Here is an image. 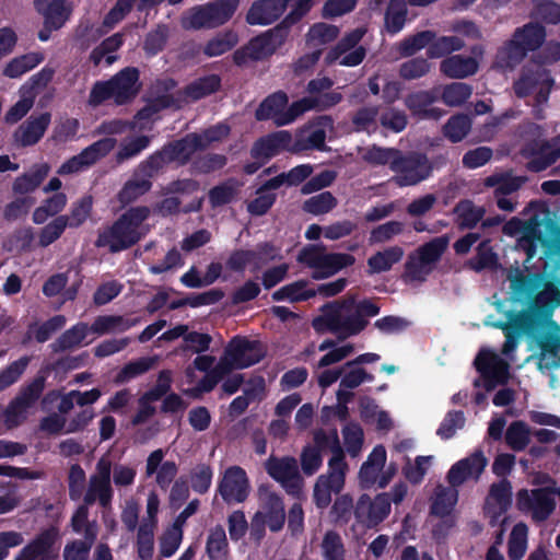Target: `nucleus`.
<instances>
[{"label": "nucleus", "mask_w": 560, "mask_h": 560, "mask_svg": "<svg viewBox=\"0 0 560 560\" xmlns=\"http://www.w3.org/2000/svg\"><path fill=\"white\" fill-rule=\"evenodd\" d=\"M89 505L82 503L71 517V526L75 533L83 534L84 539L94 542L97 537L96 522H89Z\"/></svg>", "instance_id": "obj_52"}, {"label": "nucleus", "mask_w": 560, "mask_h": 560, "mask_svg": "<svg viewBox=\"0 0 560 560\" xmlns=\"http://www.w3.org/2000/svg\"><path fill=\"white\" fill-rule=\"evenodd\" d=\"M303 104L300 100L288 106V96L285 93L277 92L269 95L257 108L256 118L258 120H272L277 126H285L293 122L303 115Z\"/></svg>", "instance_id": "obj_18"}, {"label": "nucleus", "mask_w": 560, "mask_h": 560, "mask_svg": "<svg viewBox=\"0 0 560 560\" xmlns=\"http://www.w3.org/2000/svg\"><path fill=\"white\" fill-rule=\"evenodd\" d=\"M150 143V138L148 136H135L124 139L119 149L115 154V159L117 163H122L136 155H138L142 150H144Z\"/></svg>", "instance_id": "obj_62"}, {"label": "nucleus", "mask_w": 560, "mask_h": 560, "mask_svg": "<svg viewBox=\"0 0 560 560\" xmlns=\"http://www.w3.org/2000/svg\"><path fill=\"white\" fill-rule=\"evenodd\" d=\"M147 207H136L124 213L110 228L100 233L96 246L108 247L110 252H119L132 246L149 229L143 225L149 217Z\"/></svg>", "instance_id": "obj_3"}, {"label": "nucleus", "mask_w": 560, "mask_h": 560, "mask_svg": "<svg viewBox=\"0 0 560 560\" xmlns=\"http://www.w3.org/2000/svg\"><path fill=\"white\" fill-rule=\"evenodd\" d=\"M433 460L434 457L431 455L417 456L413 462L407 460L402 467L405 478L412 485H419L431 468Z\"/></svg>", "instance_id": "obj_57"}, {"label": "nucleus", "mask_w": 560, "mask_h": 560, "mask_svg": "<svg viewBox=\"0 0 560 560\" xmlns=\"http://www.w3.org/2000/svg\"><path fill=\"white\" fill-rule=\"evenodd\" d=\"M151 187V180L136 170L132 177L125 183L119 191L118 199L121 203H131L147 194Z\"/></svg>", "instance_id": "obj_43"}, {"label": "nucleus", "mask_w": 560, "mask_h": 560, "mask_svg": "<svg viewBox=\"0 0 560 560\" xmlns=\"http://www.w3.org/2000/svg\"><path fill=\"white\" fill-rule=\"evenodd\" d=\"M291 136L288 131H279L266 138L258 140L253 148L255 158H270L275 155L279 148L288 144Z\"/></svg>", "instance_id": "obj_50"}, {"label": "nucleus", "mask_w": 560, "mask_h": 560, "mask_svg": "<svg viewBox=\"0 0 560 560\" xmlns=\"http://www.w3.org/2000/svg\"><path fill=\"white\" fill-rule=\"evenodd\" d=\"M250 483L241 466H230L219 482V492L226 503H242L249 494Z\"/></svg>", "instance_id": "obj_23"}, {"label": "nucleus", "mask_w": 560, "mask_h": 560, "mask_svg": "<svg viewBox=\"0 0 560 560\" xmlns=\"http://www.w3.org/2000/svg\"><path fill=\"white\" fill-rule=\"evenodd\" d=\"M436 98L438 92L435 91H418L407 95L405 105L413 115L420 118H439L441 112L431 107Z\"/></svg>", "instance_id": "obj_38"}, {"label": "nucleus", "mask_w": 560, "mask_h": 560, "mask_svg": "<svg viewBox=\"0 0 560 560\" xmlns=\"http://www.w3.org/2000/svg\"><path fill=\"white\" fill-rule=\"evenodd\" d=\"M528 528L524 523H517L513 526L509 542L508 556L511 560H521L527 548Z\"/></svg>", "instance_id": "obj_58"}, {"label": "nucleus", "mask_w": 560, "mask_h": 560, "mask_svg": "<svg viewBox=\"0 0 560 560\" xmlns=\"http://www.w3.org/2000/svg\"><path fill=\"white\" fill-rule=\"evenodd\" d=\"M536 308L537 304L530 311L511 313L504 326L500 323H492V326L502 327L504 330L505 341L501 349L503 355L511 357L522 336H526L533 342V336L537 334V328L541 323L536 316Z\"/></svg>", "instance_id": "obj_15"}, {"label": "nucleus", "mask_w": 560, "mask_h": 560, "mask_svg": "<svg viewBox=\"0 0 560 560\" xmlns=\"http://www.w3.org/2000/svg\"><path fill=\"white\" fill-rule=\"evenodd\" d=\"M34 5L49 30L62 27L72 13V5L66 0H34Z\"/></svg>", "instance_id": "obj_32"}, {"label": "nucleus", "mask_w": 560, "mask_h": 560, "mask_svg": "<svg viewBox=\"0 0 560 560\" xmlns=\"http://www.w3.org/2000/svg\"><path fill=\"white\" fill-rule=\"evenodd\" d=\"M116 145V140L114 138H104L101 139L88 148H85L78 155L72 156L68 161H66L58 170V174L67 175L78 173L94 163H96L100 159L107 155Z\"/></svg>", "instance_id": "obj_24"}, {"label": "nucleus", "mask_w": 560, "mask_h": 560, "mask_svg": "<svg viewBox=\"0 0 560 560\" xmlns=\"http://www.w3.org/2000/svg\"><path fill=\"white\" fill-rule=\"evenodd\" d=\"M407 19V4L405 0H390L386 14L385 26L390 33L402 30Z\"/></svg>", "instance_id": "obj_61"}, {"label": "nucleus", "mask_w": 560, "mask_h": 560, "mask_svg": "<svg viewBox=\"0 0 560 560\" xmlns=\"http://www.w3.org/2000/svg\"><path fill=\"white\" fill-rule=\"evenodd\" d=\"M285 0H257L249 8L246 21L250 25H269L285 12Z\"/></svg>", "instance_id": "obj_34"}, {"label": "nucleus", "mask_w": 560, "mask_h": 560, "mask_svg": "<svg viewBox=\"0 0 560 560\" xmlns=\"http://www.w3.org/2000/svg\"><path fill=\"white\" fill-rule=\"evenodd\" d=\"M553 84L555 80L550 71L536 60H532L523 67L520 78L513 84V90L520 98L535 94L538 103H547Z\"/></svg>", "instance_id": "obj_12"}, {"label": "nucleus", "mask_w": 560, "mask_h": 560, "mask_svg": "<svg viewBox=\"0 0 560 560\" xmlns=\"http://www.w3.org/2000/svg\"><path fill=\"white\" fill-rule=\"evenodd\" d=\"M139 72L136 68H125L108 81L96 82L90 92L88 103L96 107L107 100L116 105L131 102L140 90Z\"/></svg>", "instance_id": "obj_5"}, {"label": "nucleus", "mask_w": 560, "mask_h": 560, "mask_svg": "<svg viewBox=\"0 0 560 560\" xmlns=\"http://www.w3.org/2000/svg\"><path fill=\"white\" fill-rule=\"evenodd\" d=\"M58 539V530L55 527L43 530L30 544H27L14 560H56L58 549L55 544Z\"/></svg>", "instance_id": "obj_26"}, {"label": "nucleus", "mask_w": 560, "mask_h": 560, "mask_svg": "<svg viewBox=\"0 0 560 560\" xmlns=\"http://www.w3.org/2000/svg\"><path fill=\"white\" fill-rule=\"evenodd\" d=\"M339 33L340 30L336 25L319 22L310 27L306 34V44L310 48L318 50L334 42Z\"/></svg>", "instance_id": "obj_46"}, {"label": "nucleus", "mask_w": 560, "mask_h": 560, "mask_svg": "<svg viewBox=\"0 0 560 560\" xmlns=\"http://www.w3.org/2000/svg\"><path fill=\"white\" fill-rule=\"evenodd\" d=\"M511 290L516 300L527 302L528 306L524 311H530L535 304L544 305L539 303V299L546 302L548 299H552L555 295L559 299L560 305V280H546L542 275H524L516 270L514 277L510 278Z\"/></svg>", "instance_id": "obj_8"}, {"label": "nucleus", "mask_w": 560, "mask_h": 560, "mask_svg": "<svg viewBox=\"0 0 560 560\" xmlns=\"http://www.w3.org/2000/svg\"><path fill=\"white\" fill-rule=\"evenodd\" d=\"M51 120L49 113L30 116L13 133L14 142L20 147H28L37 143Z\"/></svg>", "instance_id": "obj_33"}, {"label": "nucleus", "mask_w": 560, "mask_h": 560, "mask_svg": "<svg viewBox=\"0 0 560 560\" xmlns=\"http://www.w3.org/2000/svg\"><path fill=\"white\" fill-rule=\"evenodd\" d=\"M121 44L122 35L120 33L112 35L92 50L90 60L94 66H100L103 60H105L106 65H112L117 59L114 52L121 46Z\"/></svg>", "instance_id": "obj_49"}, {"label": "nucleus", "mask_w": 560, "mask_h": 560, "mask_svg": "<svg viewBox=\"0 0 560 560\" xmlns=\"http://www.w3.org/2000/svg\"><path fill=\"white\" fill-rule=\"evenodd\" d=\"M485 212L482 207L475 206L470 200H462L454 208L456 222L463 229L475 226Z\"/></svg>", "instance_id": "obj_53"}, {"label": "nucleus", "mask_w": 560, "mask_h": 560, "mask_svg": "<svg viewBox=\"0 0 560 560\" xmlns=\"http://www.w3.org/2000/svg\"><path fill=\"white\" fill-rule=\"evenodd\" d=\"M433 171L429 158L420 152H398L392 172L393 183L398 187L416 186L428 179Z\"/></svg>", "instance_id": "obj_13"}, {"label": "nucleus", "mask_w": 560, "mask_h": 560, "mask_svg": "<svg viewBox=\"0 0 560 560\" xmlns=\"http://www.w3.org/2000/svg\"><path fill=\"white\" fill-rule=\"evenodd\" d=\"M520 506H525L532 511L533 518L538 522L546 521L556 509L555 499L546 488H538L532 491L521 490L517 494Z\"/></svg>", "instance_id": "obj_30"}, {"label": "nucleus", "mask_w": 560, "mask_h": 560, "mask_svg": "<svg viewBox=\"0 0 560 560\" xmlns=\"http://www.w3.org/2000/svg\"><path fill=\"white\" fill-rule=\"evenodd\" d=\"M348 470L343 453L329 458L327 471L322 474L314 485L313 498L317 508H327L331 502V493H339L343 489Z\"/></svg>", "instance_id": "obj_11"}, {"label": "nucleus", "mask_w": 560, "mask_h": 560, "mask_svg": "<svg viewBox=\"0 0 560 560\" xmlns=\"http://www.w3.org/2000/svg\"><path fill=\"white\" fill-rule=\"evenodd\" d=\"M366 33V27H358L346 34L339 43L331 48L325 61L328 65L338 63L345 67H355L360 65L366 55V49L359 43Z\"/></svg>", "instance_id": "obj_19"}, {"label": "nucleus", "mask_w": 560, "mask_h": 560, "mask_svg": "<svg viewBox=\"0 0 560 560\" xmlns=\"http://www.w3.org/2000/svg\"><path fill=\"white\" fill-rule=\"evenodd\" d=\"M220 86V78L215 74L200 78L185 89V95L190 101H197L213 92Z\"/></svg>", "instance_id": "obj_59"}, {"label": "nucleus", "mask_w": 560, "mask_h": 560, "mask_svg": "<svg viewBox=\"0 0 560 560\" xmlns=\"http://www.w3.org/2000/svg\"><path fill=\"white\" fill-rule=\"evenodd\" d=\"M341 381L337 390V400L341 405L340 412L345 415L347 408L346 404L352 398L351 390L359 387L365 381H372L373 376L370 375L364 369L357 366L355 362H347L342 366Z\"/></svg>", "instance_id": "obj_31"}, {"label": "nucleus", "mask_w": 560, "mask_h": 560, "mask_svg": "<svg viewBox=\"0 0 560 560\" xmlns=\"http://www.w3.org/2000/svg\"><path fill=\"white\" fill-rule=\"evenodd\" d=\"M322 555L325 560H345L346 549L342 539L336 532H327L320 544Z\"/></svg>", "instance_id": "obj_64"}, {"label": "nucleus", "mask_w": 560, "mask_h": 560, "mask_svg": "<svg viewBox=\"0 0 560 560\" xmlns=\"http://www.w3.org/2000/svg\"><path fill=\"white\" fill-rule=\"evenodd\" d=\"M200 150L202 149L197 133H190L182 140L165 145V154H167L168 161L180 165L187 163Z\"/></svg>", "instance_id": "obj_41"}, {"label": "nucleus", "mask_w": 560, "mask_h": 560, "mask_svg": "<svg viewBox=\"0 0 560 560\" xmlns=\"http://www.w3.org/2000/svg\"><path fill=\"white\" fill-rule=\"evenodd\" d=\"M385 463L386 451L384 446H375L359 470L358 478L360 487L368 489L374 485H377L380 489L385 488L390 479V476H380L385 466Z\"/></svg>", "instance_id": "obj_27"}, {"label": "nucleus", "mask_w": 560, "mask_h": 560, "mask_svg": "<svg viewBox=\"0 0 560 560\" xmlns=\"http://www.w3.org/2000/svg\"><path fill=\"white\" fill-rule=\"evenodd\" d=\"M487 464L488 459L485 454L481 451H475L451 466L446 474V481L456 488L469 480L477 481L485 471Z\"/></svg>", "instance_id": "obj_25"}, {"label": "nucleus", "mask_w": 560, "mask_h": 560, "mask_svg": "<svg viewBox=\"0 0 560 560\" xmlns=\"http://www.w3.org/2000/svg\"><path fill=\"white\" fill-rule=\"evenodd\" d=\"M261 357L262 352L257 342L237 336L226 345L215 365V372L228 374L233 370L245 369L259 362Z\"/></svg>", "instance_id": "obj_14"}, {"label": "nucleus", "mask_w": 560, "mask_h": 560, "mask_svg": "<svg viewBox=\"0 0 560 560\" xmlns=\"http://www.w3.org/2000/svg\"><path fill=\"white\" fill-rule=\"evenodd\" d=\"M476 243H479L477 255L467 265L470 269L479 272L490 266V242L487 237L481 238L477 232L468 233L454 243V250L458 255H465Z\"/></svg>", "instance_id": "obj_29"}, {"label": "nucleus", "mask_w": 560, "mask_h": 560, "mask_svg": "<svg viewBox=\"0 0 560 560\" xmlns=\"http://www.w3.org/2000/svg\"><path fill=\"white\" fill-rule=\"evenodd\" d=\"M478 373V378L475 380L474 386L476 389L474 401L477 406L483 409L487 406V398L490 392V351L481 349L474 362Z\"/></svg>", "instance_id": "obj_35"}, {"label": "nucleus", "mask_w": 560, "mask_h": 560, "mask_svg": "<svg viewBox=\"0 0 560 560\" xmlns=\"http://www.w3.org/2000/svg\"><path fill=\"white\" fill-rule=\"evenodd\" d=\"M206 551L210 560L229 559V542L223 526L217 525L209 530Z\"/></svg>", "instance_id": "obj_47"}, {"label": "nucleus", "mask_w": 560, "mask_h": 560, "mask_svg": "<svg viewBox=\"0 0 560 560\" xmlns=\"http://www.w3.org/2000/svg\"><path fill=\"white\" fill-rule=\"evenodd\" d=\"M289 33L281 26L262 33L253 38L243 49L234 52L236 63H244L247 59L260 60L276 52L287 40Z\"/></svg>", "instance_id": "obj_17"}, {"label": "nucleus", "mask_w": 560, "mask_h": 560, "mask_svg": "<svg viewBox=\"0 0 560 560\" xmlns=\"http://www.w3.org/2000/svg\"><path fill=\"white\" fill-rule=\"evenodd\" d=\"M514 136L521 141L518 153L526 160L525 167L528 172H544L560 159V133L551 139H544V127L525 120L515 128Z\"/></svg>", "instance_id": "obj_2"}, {"label": "nucleus", "mask_w": 560, "mask_h": 560, "mask_svg": "<svg viewBox=\"0 0 560 560\" xmlns=\"http://www.w3.org/2000/svg\"><path fill=\"white\" fill-rule=\"evenodd\" d=\"M319 351H327L318 361V368L329 366L347 359L354 352V346L350 342L337 346L334 340H324L318 346Z\"/></svg>", "instance_id": "obj_44"}, {"label": "nucleus", "mask_w": 560, "mask_h": 560, "mask_svg": "<svg viewBox=\"0 0 560 560\" xmlns=\"http://www.w3.org/2000/svg\"><path fill=\"white\" fill-rule=\"evenodd\" d=\"M322 312L313 322L314 328L348 338L360 334L368 325L366 318L377 315L380 307L370 300L357 301L349 296L340 302L326 304Z\"/></svg>", "instance_id": "obj_1"}, {"label": "nucleus", "mask_w": 560, "mask_h": 560, "mask_svg": "<svg viewBox=\"0 0 560 560\" xmlns=\"http://www.w3.org/2000/svg\"><path fill=\"white\" fill-rule=\"evenodd\" d=\"M112 463L107 457H101L90 476L83 501L86 504H98L107 509L112 504L114 490L110 483Z\"/></svg>", "instance_id": "obj_20"}, {"label": "nucleus", "mask_w": 560, "mask_h": 560, "mask_svg": "<svg viewBox=\"0 0 560 560\" xmlns=\"http://www.w3.org/2000/svg\"><path fill=\"white\" fill-rule=\"evenodd\" d=\"M390 513L389 494L378 493L374 498L362 494L354 506L357 522L365 527H375Z\"/></svg>", "instance_id": "obj_22"}, {"label": "nucleus", "mask_w": 560, "mask_h": 560, "mask_svg": "<svg viewBox=\"0 0 560 560\" xmlns=\"http://www.w3.org/2000/svg\"><path fill=\"white\" fill-rule=\"evenodd\" d=\"M319 351H327L318 361V368L329 366L347 359L354 352V346L350 342L337 346L334 340H324L318 346Z\"/></svg>", "instance_id": "obj_45"}, {"label": "nucleus", "mask_w": 560, "mask_h": 560, "mask_svg": "<svg viewBox=\"0 0 560 560\" xmlns=\"http://www.w3.org/2000/svg\"><path fill=\"white\" fill-rule=\"evenodd\" d=\"M138 323L139 320L136 318L120 315L97 316L91 325V332L97 336L122 332L136 326Z\"/></svg>", "instance_id": "obj_42"}, {"label": "nucleus", "mask_w": 560, "mask_h": 560, "mask_svg": "<svg viewBox=\"0 0 560 560\" xmlns=\"http://www.w3.org/2000/svg\"><path fill=\"white\" fill-rule=\"evenodd\" d=\"M165 453L159 448L153 451L145 460V476H154L156 486L166 491L175 480L178 467L175 462L164 460Z\"/></svg>", "instance_id": "obj_28"}, {"label": "nucleus", "mask_w": 560, "mask_h": 560, "mask_svg": "<svg viewBox=\"0 0 560 560\" xmlns=\"http://www.w3.org/2000/svg\"><path fill=\"white\" fill-rule=\"evenodd\" d=\"M48 172L49 166L47 164L35 165L30 172L19 176L14 180L13 191L20 195L34 191L48 175Z\"/></svg>", "instance_id": "obj_48"}, {"label": "nucleus", "mask_w": 560, "mask_h": 560, "mask_svg": "<svg viewBox=\"0 0 560 560\" xmlns=\"http://www.w3.org/2000/svg\"><path fill=\"white\" fill-rule=\"evenodd\" d=\"M267 474L279 482L288 493L298 495L302 491L303 479L298 460L291 456H270L265 463Z\"/></svg>", "instance_id": "obj_21"}, {"label": "nucleus", "mask_w": 560, "mask_h": 560, "mask_svg": "<svg viewBox=\"0 0 560 560\" xmlns=\"http://www.w3.org/2000/svg\"><path fill=\"white\" fill-rule=\"evenodd\" d=\"M67 196L63 192H57L37 207L32 215L35 224H43L49 217L60 213L67 205Z\"/></svg>", "instance_id": "obj_55"}, {"label": "nucleus", "mask_w": 560, "mask_h": 560, "mask_svg": "<svg viewBox=\"0 0 560 560\" xmlns=\"http://www.w3.org/2000/svg\"><path fill=\"white\" fill-rule=\"evenodd\" d=\"M332 127V120L328 116H320L300 133V149H318L325 148L326 130Z\"/></svg>", "instance_id": "obj_36"}, {"label": "nucleus", "mask_w": 560, "mask_h": 560, "mask_svg": "<svg viewBox=\"0 0 560 560\" xmlns=\"http://www.w3.org/2000/svg\"><path fill=\"white\" fill-rule=\"evenodd\" d=\"M91 332V326L89 327L84 323H79L72 328L66 330L54 343L55 351H63L78 347Z\"/></svg>", "instance_id": "obj_56"}, {"label": "nucleus", "mask_w": 560, "mask_h": 560, "mask_svg": "<svg viewBox=\"0 0 560 560\" xmlns=\"http://www.w3.org/2000/svg\"><path fill=\"white\" fill-rule=\"evenodd\" d=\"M405 256V250L399 245H393L376 252L368 259L369 273H382L389 271Z\"/></svg>", "instance_id": "obj_40"}, {"label": "nucleus", "mask_w": 560, "mask_h": 560, "mask_svg": "<svg viewBox=\"0 0 560 560\" xmlns=\"http://www.w3.org/2000/svg\"><path fill=\"white\" fill-rule=\"evenodd\" d=\"M546 38V30L542 25L529 22L517 27L505 46L497 52V66L500 68H514L529 51L537 50Z\"/></svg>", "instance_id": "obj_6"}, {"label": "nucleus", "mask_w": 560, "mask_h": 560, "mask_svg": "<svg viewBox=\"0 0 560 560\" xmlns=\"http://www.w3.org/2000/svg\"><path fill=\"white\" fill-rule=\"evenodd\" d=\"M298 261L311 268L312 278L319 280L334 276L354 262V257L345 253H327L323 245H307L298 255Z\"/></svg>", "instance_id": "obj_10"}, {"label": "nucleus", "mask_w": 560, "mask_h": 560, "mask_svg": "<svg viewBox=\"0 0 560 560\" xmlns=\"http://www.w3.org/2000/svg\"><path fill=\"white\" fill-rule=\"evenodd\" d=\"M258 510L255 513L253 526L264 528L267 526L271 532L280 530L285 521V511L280 495L270 486L261 485L257 489Z\"/></svg>", "instance_id": "obj_16"}, {"label": "nucleus", "mask_w": 560, "mask_h": 560, "mask_svg": "<svg viewBox=\"0 0 560 560\" xmlns=\"http://www.w3.org/2000/svg\"><path fill=\"white\" fill-rule=\"evenodd\" d=\"M450 244L446 235L438 236L408 255L401 276L406 283L423 282L433 271Z\"/></svg>", "instance_id": "obj_7"}, {"label": "nucleus", "mask_w": 560, "mask_h": 560, "mask_svg": "<svg viewBox=\"0 0 560 560\" xmlns=\"http://www.w3.org/2000/svg\"><path fill=\"white\" fill-rule=\"evenodd\" d=\"M316 295L315 290L306 289L305 281H295L287 284L272 293L275 301L300 302Z\"/></svg>", "instance_id": "obj_54"}, {"label": "nucleus", "mask_w": 560, "mask_h": 560, "mask_svg": "<svg viewBox=\"0 0 560 560\" xmlns=\"http://www.w3.org/2000/svg\"><path fill=\"white\" fill-rule=\"evenodd\" d=\"M530 432L526 422L513 421L504 433L506 445L514 452L524 451L530 442Z\"/></svg>", "instance_id": "obj_51"}, {"label": "nucleus", "mask_w": 560, "mask_h": 560, "mask_svg": "<svg viewBox=\"0 0 560 560\" xmlns=\"http://www.w3.org/2000/svg\"><path fill=\"white\" fill-rule=\"evenodd\" d=\"M544 300H546L545 295ZM548 300V302L541 299L538 301L544 304L537 305L536 308V316L541 323L537 328V334L533 336V342L540 349L538 368L551 371L560 368V335L548 330L551 326H556L551 317L555 308L559 306V299L555 295Z\"/></svg>", "instance_id": "obj_4"}, {"label": "nucleus", "mask_w": 560, "mask_h": 560, "mask_svg": "<svg viewBox=\"0 0 560 560\" xmlns=\"http://www.w3.org/2000/svg\"><path fill=\"white\" fill-rule=\"evenodd\" d=\"M238 7V0H217L188 9L180 19L184 30L215 28L225 24Z\"/></svg>", "instance_id": "obj_9"}, {"label": "nucleus", "mask_w": 560, "mask_h": 560, "mask_svg": "<svg viewBox=\"0 0 560 560\" xmlns=\"http://www.w3.org/2000/svg\"><path fill=\"white\" fill-rule=\"evenodd\" d=\"M472 89L469 84L463 82H454L446 84L442 89L441 98L447 106H460L471 95Z\"/></svg>", "instance_id": "obj_60"}, {"label": "nucleus", "mask_w": 560, "mask_h": 560, "mask_svg": "<svg viewBox=\"0 0 560 560\" xmlns=\"http://www.w3.org/2000/svg\"><path fill=\"white\" fill-rule=\"evenodd\" d=\"M479 68V62L474 56L453 55L443 59L440 71L451 79H464L474 75Z\"/></svg>", "instance_id": "obj_37"}, {"label": "nucleus", "mask_w": 560, "mask_h": 560, "mask_svg": "<svg viewBox=\"0 0 560 560\" xmlns=\"http://www.w3.org/2000/svg\"><path fill=\"white\" fill-rule=\"evenodd\" d=\"M458 501V490L456 487H448L444 485H438L434 488L433 494L430 499V511L431 514L436 516H447L453 511L454 506Z\"/></svg>", "instance_id": "obj_39"}, {"label": "nucleus", "mask_w": 560, "mask_h": 560, "mask_svg": "<svg viewBox=\"0 0 560 560\" xmlns=\"http://www.w3.org/2000/svg\"><path fill=\"white\" fill-rule=\"evenodd\" d=\"M240 187L241 184L233 179L213 187L209 191V201L211 206L215 208L230 203L238 195Z\"/></svg>", "instance_id": "obj_63"}]
</instances>
